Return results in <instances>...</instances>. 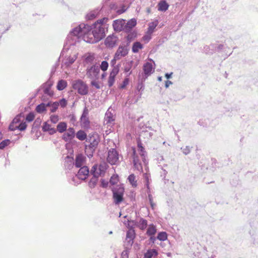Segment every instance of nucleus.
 Returning <instances> with one entry per match:
<instances>
[{"instance_id": "f257e3e1", "label": "nucleus", "mask_w": 258, "mask_h": 258, "mask_svg": "<svg viewBox=\"0 0 258 258\" xmlns=\"http://www.w3.org/2000/svg\"><path fill=\"white\" fill-rule=\"evenodd\" d=\"M108 20L107 18L104 17L91 26L81 24L70 32L68 38L76 39L82 37L87 43H97L105 36V29H107L106 23Z\"/></svg>"}, {"instance_id": "f03ea898", "label": "nucleus", "mask_w": 258, "mask_h": 258, "mask_svg": "<svg viewBox=\"0 0 258 258\" xmlns=\"http://www.w3.org/2000/svg\"><path fill=\"white\" fill-rule=\"evenodd\" d=\"M138 154L137 153L135 148H132L133 150V163L135 168L139 171H142L143 165L142 163L146 166L147 161L146 160V152L142 145L140 141H138Z\"/></svg>"}, {"instance_id": "7ed1b4c3", "label": "nucleus", "mask_w": 258, "mask_h": 258, "mask_svg": "<svg viewBox=\"0 0 258 258\" xmlns=\"http://www.w3.org/2000/svg\"><path fill=\"white\" fill-rule=\"evenodd\" d=\"M73 89L81 95H86L89 93L87 84L81 79L73 80L72 82Z\"/></svg>"}, {"instance_id": "20e7f679", "label": "nucleus", "mask_w": 258, "mask_h": 258, "mask_svg": "<svg viewBox=\"0 0 258 258\" xmlns=\"http://www.w3.org/2000/svg\"><path fill=\"white\" fill-rule=\"evenodd\" d=\"M77 174L72 178L71 183L78 184L80 183V180H83L86 179L89 173V170L87 166H84L80 167Z\"/></svg>"}, {"instance_id": "39448f33", "label": "nucleus", "mask_w": 258, "mask_h": 258, "mask_svg": "<svg viewBox=\"0 0 258 258\" xmlns=\"http://www.w3.org/2000/svg\"><path fill=\"white\" fill-rule=\"evenodd\" d=\"M124 189L121 185H118L112 189L113 200L115 205H119L123 200Z\"/></svg>"}, {"instance_id": "423d86ee", "label": "nucleus", "mask_w": 258, "mask_h": 258, "mask_svg": "<svg viewBox=\"0 0 258 258\" xmlns=\"http://www.w3.org/2000/svg\"><path fill=\"white\" fill-rule=\"evenodd\" d=\"M99 72V67L98 66L94 64L87 68L86 76L87 78L91 80H96L98 78Z\"/></svg>"}, {"instance_id": "0eeeda50", "label": "nucleus", "mask_w": 258, "mask_h": 258, "mask_svg": "<svg viewBox=\"0 0 258 258\" xmlns=\"http://www.w3.org/2000/svg\"><path fill=\"white\" fill-rule=\"evenodd\" d=\"M107 161L111 165H116L119 162V154L115 149H110L108 151Z\"/></svg>"}, {"instance_id": "6e6552de", "label": "nucleus", "mask_w": 258, "mask_h": 258, "mask_svg": "<svg viewBox=\"0 0 258 258\" xmlns=\"http://www.w3.org/2000/svg\"><path fill=\"white\" fill-rule=\"evenodd\" d=\"M78 55L77 53L65 56L61 63V67L64 68L70 67L75 61Z\"/></svg>"}, {"instance_id": "1a4fd4ad", "label": "nucleus", "mask_w": 258, "mask_h": 258, "mask_svg": "<svg viewBox=\"0 0 258 258\" xmlns=\"http://www.w3.org/2000/svg\"><path fill=\"white\" fill-rule=\"evenodd\" d=\"M106 171V167L104 165L100 164L99 166L94 165L91 170V174H96L99 176L103 175Z\"/></svg>"}, {"instance_id": "9d476101", "label": "nucleus", "mask_w": 258, "mask_h": 258, "mask_svg": "<svg viewBox=\"0 0 258 258\" xmlns=\"http://www.w3.org/2000/svg\"><path fill=\"white\" fill-rule=\"evenodd\" d=\"M128 222L133 223V225L136 226L142 230H144L145 229H146L148 226L147 221L143 218H140L139 219L135 221H128Z\"/></svg>"}, {"instance_id": "9b49d317", "label": "nucleus", "mask_w": 258, "mask_h": 258, "mask_svg": "<svg viewBox=\"0 0 258 258\" xmlns=\"http://www.w3.org/2000/svg\"><path fill=\"white\" fill-rule=\"evenodd\" d=\"M135 237V232L134 229L131 228L126 232L125 243L127 246L131 247L134 243Z\"/></svg>"}, {"instance_id": "f8f14e48", "label": "nucleus", "mask_w": 258, "mask_h": 258, "mask_svg": "<svg viewBox=\"0 0 258 258\" xmlns=\"http://www.w3.org/2000/svg\"><path fill=\"white\" fill-rule=\"evenodd\" d=\"M128 52V49L126 46H119L114 55L116 59H121L126 56Z\"/></svg>"}, {"instance_id": "ddd939ff", "label": "nucleus", "mask_w": 258, "mask_h": 258, "mask_svg": "<svg viewBox=\"0 0 258 258\" xmlns=\"http://www.w3.org/2000/svg\"><path fill=\"white\" fill-rule=\"evenodd\" d=\"M118 38L113 35L108 36L105 40V44L106 47L113 48L117 43Z\"/></svg>"}, {"instance_id": "4468645a", "label": "nucleus", "mask_w": 258, "mask_h": 258, "mask_svg": "<svg viewBox=\"0 0 258 258\" xmlns=\"http://www.w3.org/2000/svg\"><path fill=\"white\" fill-rule=\"evenodd\" d=\"M86 157L81 154L76 155L75 163V166L77 168L82 167L85 165Z\"/></svg>"}, {"instance_id": "2eb2a0df", "label": "nucleus", "mask_w": 258, "mask_h": 258, "mask_svg": "<svg viewBox=\"0 0 258 258\" xmlns=\"http://www.w3.org/2000/svg\"><path fill=\"white\" fill-rule=\"evenodd\" d=\"M75 136V130L73 127H69L67 132L63 134L62 139L66 142L71 141Z\"/></svg>"}, {"instance_id": "dca6fc26", "label": "nucleus", "mask_w": 258, "mask_h": 258, "mask_svg": "<svg viewBox=\"0 0 258 258\" xmlns=\"http://www.w3.org/2000/svg\"><path fill=\"white\" fill-rule=\"evenodd\" d=\"M125 21L123 20H116L113 21L112 26L115 31L120 32L124 31V24Z\"/></svg>"}, {"instance_id": "f3484780", "label": "nucleus", "mask_w": 258, "mask_h": 258, "mask_svg": "<svg viewBox=\"0 0 258 258\" xmlns=\"http://www.w3.org/2000/svg\"><path fill=\"white\" fill-rule=\"evenodd\" d=\"M143 70L145 76L148 77L154 72V69L151 63L147 62L144 64Z\"/></svg>"}, {"instance_id": "a211bd4d", "label": "nucleus", "mask_w": 258, "mask_h": 258, "mask_svg": "<svg viewBox=\"0 0 258 258\" xmlns=\"http://www.w3.org/2000/svg\"><path fill=\"white\" fill-rule=\"evenodd\" d=\"M137 21L133 18L127 21L126 23L124 24V31L125 32H130L132 29L136 25Z\"/></svg>"}, {"instance_id": "6ab92c4d", "label": "nucleus", "mask_w": 258, "mask_h": 258, "mask_svg": "<svg viewBox=\"0 0 258 258\" xmlns=\"http://www.w3.org/2000/svg\"><path fill=\"white\" fill-rule=\"evenodd\" d=\"M97 147L91 143H90L88 145L85 146V153L89 158H91L93 156V153Z\"/></svg>"}, {"instance_id": "aec40b11", "label": "nucleus", "mask_w": 258, "mask_h": 258, "mask_svg": "<svg viewBox=\"0 0 258 258\" xmlns=\"http://www.w3.org/2000/svg\"><path fill=\"white\" fill-rule=\"evenodd\" d=\"M114 120V115L108 110L105 115L104 119V124L110 125L111 124L113 123Z\"/></svg>"}, {"instance_id": "412c9836", "label": "nucleus", "mask_w": 258, "mask_h": 258, "mask_svg": "<svg viewBox=\"0 0 258 258\" xmlns=\"http://www.w3.org/2000/svg\"><path fill=\"white\" fill-rule=\"evenodd\" d=\"M42 131L44 132H48L50 135H53L56 132V130L49 124L48 122H44L42 126Z\"/></svg>"}, {"instance_id": "4be33fe9", "label": "nucleus", "mask_w": 258, "mask_h": 258, "mask_svg": "<svg viewBox=\"0 0 258 258\" xmlns=\"http://www.w3.org/2000/svg\"><path fill=\"white\" fill-rule=\"evenodd\" d=\"M100 11V10L99 8L91 11L86 15V19L91 20L96 18L99 15Z\"/></svg>"}, {"instance_id": "5701e85b", "label": "nucleus", "mask_w": 258, "mask_h": 258, "mask_svg": "<svg viewBox=\"0 0 258 258\" xmlns=\"http://www.w3.org/2000/svg\"><path fill=\"white\" fill-rule=\"evenodd\" d=\"M158 10L159 11L165 12L169 8V5L165 0L160 1L158 4Z\"/></svg>"}, {"instance_id": "b1692460", "label": "nucleus", "mask_w": 258, "mask_h": 258, "mask_svg": "<svg viewBox=\"0 0 258 258\" xmlns=\"http://www.w3.org/2000/svg\"><path fill=\"white\" fill-rule=\"evenodd\" d=\"M158 255L157 251L155 249H150L144 254L143 258H152Z\"/></svg>"}, {"instance_id": "393cba45", "label": "nucleus", "mask_w": 258, "mask_h": 258, "mask_svg": "<svg viewBox=\"0 0 258 258\" xmlns=\"http://www.w3.org/2000/svg\"><path fill=\"white\" fill-rule=\"evenodd\" d=\"M49 103H42L38 105L36 107V111L39 113H42L46 110V107L49 106Z\"/></svg>"}, {"instance_id": "a878e982", "label": "nucleus", "mask_w": 258, "mask_h": 258, "mask_svg": "<svg viewBox=\"0 0 258 258\" xmlns=\"http://www.w3.org/2000/svg\"><path fill=\"white\" fill-rule=\"evenodd\" d=\"M158 23H159L158 20H155L153 22L150 23L149 24L147 33H148L149 34H152L154 32V29L157 26Z\"/></svg>"}, {"instance_id": "bb28decb", "label": "nucleus", "mask_w": 258, "mask_h": 258, "mask_svg": "<svg viewBox=\"0 0 258 258\" xmlns=\"http://www.w3.org/2000/svg\"><path fill=\"white\" fill-rule=\"evenodd\" d=\"M133 61L132 60L130 61L125 63L124 68V71L125 73H127L126 75L127 77H128L132 73L131 69L132 68Z\"/></svg>"}, {"instance_id": "cd10ccee", "label": "nucleus", "mask_w": 258, "mask_h": 258, "mask_svg": "<svg viewBox=\"0 0 258 258\" xmlns=\"http://www.w3.org/2000/svg\"><path fill=\"white\" fill-rule=\"evenodd\" d=\"M157 229L156 226L154 224H152L149 225L146 234L148 236H153L155 235Z\"/></svg>"}, {"instance_id": "c85d7f7f", "label": "nucleus", "mask_w": 258, "mask_h": 258, "mask_svg": "<svg viewBox=\"0 0 258 258\" xmlns=\"http://www.w3.org/2000/svg\"><path fill=\"white\" fill-rule=\"evenodd\" d=\"M88 140L89 143H92L96 147H97L100 141L99 136L97 134H93L91 137H90Z\"/></svg>"}, {"instance_id": "c756f323", "label": "nucleus", "mask_w": 258, "mask_h": 258, "mask_svg": "<svg viewBox=\"0 0 258 258\" xmlns=\"http://www.w3.org/2000/svg\"><path fill=\"white\" fill-rule=\"evenodd\" d=\"M93 176L91 178L90 181L89 182V186L91 188H94L97 182H98V178L99 177L98 175H96V174H91Z\"/></svg>"}, {"instance_id": "7c9ffc66", "label": "nucleus", "mask_w": 258, "mask_h": 258, "mask_svg": "<svg viewBox=\"0 0 258 258\" xmlns=\"http://www.w3.org/2000/svg\"><path fill=\"white\" fill-rule=\"evenodd\" d=\"M143 48V45L140 42L136 41L134 42L132 46V51L134 53H138L140 49Z\"/></svg>"}, {"instance_id": "2f4dec72", "label": "nucleus", "mask_w": 258, "mask_h": 258, "mask_svg": "<svg viewBox=\"0 0 258 258\" xmlns=\"http://www.w3.org/2000/svg\"><path fill=\"white\" fill-rule=\"evenodd\" d=\"M67 124L65 122H60L57 125V131L60 133H62L67 130Z\"/></svg>"}, {"instance_id": "473e14b6", "label": "nucleus", "mask_w": 258, "mask_h": 258, "mask_svg": "<svg viewBox=\"0 0 258 258\" xmlns=\"http://www.w3.org/2000/svg\"><path fill=\"white\" fill-rule=\"evenodd\" d=\"M150 177H151L149 173H146L144 174V178L145 180V182H146L145 185L147 187V193H149V192H150V186H149L150 181L151 180Z\"/></svg>"}, {"instance_id": "72a5a7b5", "label": "nucleus", "mask_w": 258, "mask_h": 258, "mask_svg": "<svg viewBox=\"0 0 258 258\" xmlns=\"http://www.w3.org/2000/svg\"><path fill=\"white\" fill-rule=\"evenodd\" d=\"M214 44H211L209 46H205L204 47L203 51L206 54H213L214 52Z\"/></svg>"}, {"instance_id": "f704fd0d", "label": "nucleus", "mask_w": 258, "mask_h": 258, "mask_svg": "<svg viewBox=\"0 0 258 258\" xmlns=\"http://www.w3.org/2000/svg\"><path fill=\"white\" fill-rule=\"evenodd\" d=\"M76 137L80 141H84L87 139V134L83 130H80L76 133Z\"/></svg>"}, {"instance_id": "c9c22d12", "label": "nucleus", "mask_w": 258, "mask_h": 258, "mask_svg": "<svg viewBox=\"0 0 258 258\" xmlns=\"http://www.w3.org/2000/svg\"><path fill=\"white\" fill-rule=\"evenodd\" d=\"M67 158L68 160L65 161L64 166L66 168L71 169L75 165V163L73 158H70L68 156Z\"/></svg>"}, {"instance_id": "e433bc0d", "label": "nucleus", "mask_w": 258, "mask_h": 258, "mask_svg": "<svg viewBox=\"0 0 258 258\" xmlns=\"http://www.w3.org/2000/svg\"><path fill=\"white\" fill-rule=\"evenodd\" d=\"M67 86V83L65 80H59L57 85V89L59 91L63 90Z\"/></svg>"}, {"instance_id": "4c0bfd02", "label": "nucleus", "mask_w": 258, "mask_h": 258, "mask_svg": "<svg viewBox=\"0 0 258 258\" xmlns=\"http://www.w3.org/2000/svg\"><path fill=\"white\" fill-rule=\"evenodd\" d=\"M127 179L133 187H136L137 186V181L136 180V176L134 174L130 175Z\"/></svg>"}, {"instance_id": "58836bf2", "label": "nucleus", "mask_w": 258, "mask_h": 258, "mask_svg": "<svg viewBox=\"0 0 258 258\" xmlns=\"http://www.w3.org/2000/svg\"><path fill=\"white\" fill-rule=\"evenodd\" d=\"M47 103H49V107H50V112H54L56 111L57 109L58 108V107L59 106V103H58V102H48Z\"/></svg>"}, {"instance_id": "ea45409f", "label": "nucleus", "mask_w": 258, "mask_h": 258, "mask_svg": "<svg viewBox=\"0 0 258 258\" xmlns=\"http://www.w3.org/2000/svg\"><path fill=\"white\" fill-rule=\"evenodd\" d=\"M157 239L160 241H165L167 239V234L165 232H160L157 235Z\"/></svg>"}, {"instance_id": "a19ab883", "label": "nucleus", "mask_w": 258, "mask_h": 258, "mask_svg": "<svg viewBox=\"0 0 258 258\" xmlns=\"http://www.w3.org/2000/svg\"><path fill=\"white\" fill-rule=\"evenodd\" d=\"M43 92L45 95L51 97L53 95V91L51 90L50 87L49 86L45 87L43 88Z\"/></svg>"}, {"instance_id": "79ce46f5", "label": "nucleus", "mask_w": 258, "mask_h": 258, "mask_svg": "<svg viewBox=\"0 0 258 258\" xmlns=\"http://www.w3.org/2000/svg\"><path fill=\"white\" fill-rule=\"evenodd\" d=\"M119 67L120 64H118L115 67H113V69L111 70L110 75L116 76L117 74L118 73L119 71Z\"/></svg>"}, {"instance_id": "37998d69", "label": "nucleus", "mask_w": 258, "mask_h": 258, "mask_svg": "<svg viewBox=\"0 0 258 258\" xmlns=\"http://www.w3.org/2000/svg\"><path fill=\"white\" fill-rule=\"evenodd\" d=\"M11 141L9 139H6L0 143V149H4L5 147L8 146L11 143Z\"/></svg>"}, {"instance_id": "c03bdc74", "label": "nucleus", "mask_w": 258, "mask_h": 258, "mask_svg": "<svg viewBox=\"0 0 258 258\" xmlns=\"http://www.w3.org/2000/svg\"><path fill=\"white\" fill-rule=\"evenodd\" d=\"M94 59V56L93 55L89 54L85 59V62L87 64H92Z\"/></svg>"}, {"instance_id": "a18cd8bd", "label": "nucleus", "mask_w": 258, "mask_h": 258, "mask_svg": "<svg viewBox=\"0 0 258 258\" xmlns=\"http://www.w3.org/2000/svg\"><path fill=\"white\" fill-rule=\"evenodd\" d=\"M148 199L150 202V204L151 206V207L152 210H154L156 207V204L154 203L153 202V199L152 197V196L150 194V191L148 193Z\"/></svg>"}, {"instance_id": "49530a36", "label": "nucleus", "mask_w": 258, "mask_h": 258, "mask_svg": "<svg viewBox=\"0 0 258 258\" xmlns=\"http://www.w3.org/2000/svg\"><path fill=\"white\" fill-rule=\"evenodd\" d=\"M115 76L109 75L108 80V85L109 87L113 86L115 82Z\"/></svg>"}, {"instance_id": "de8ad7c7", "label": "nucleus", "mask_w": 258, "mask_h": 258, "mask_svg": "<svg viewBox=\"0 0 258 258\" xmlns=\"http://www.w3.org/2000/svg\"><path fill=\"white\" fill-rule=\"evenodd\" d=\"M191 148V147L186 146L185 147L181 148V150H182V153L184 155H188L190 152Z\"/></svg>"}, {"instance_id": "09e8293b", "label": "nucleus", "mask_w": 258, "mask_h": 258, "mask_svg": "<svg viewBox=\"0 0 258 258\" xmlns=\"http://www.w3.org/2000/svg\"><path fill=\"white\" fill-rule=\"evenodd\" d=\"M24 117V115H22V114H18V115H17L13 120V121H12V122H13V123H15V124H18V123H20V121H21V117Z\"/></svg>"}, {"instance_id": "8fccbe9b", "label": "nucleus", "mask_w": 258, "mask_h": 258, "mask_svg": "<svg viewBox=\"0 0 258 258\" xmlns=\"http://www.w3.org/2000/svg\"><path fill=\"white\" fill-rule=\"evenodd\" d=\"M108 67V63L107 61L104 60L102 61L101 64L99 68H100L103 71H105L107 70Z\"/></svg>"}, {"instance_id": "3c124183", "label": "nucleus", "mask_w": 258, "mask_h": 258, "mask_svg": "<svg viewBox=\"0 0 258 258\" xmlns=\"http://www.w3.org/2000/svg\"><path fill=\"white\" fill-rule=\"evenodd\" d=\"M50 120L52 123L55 124L58 121L59 117L57 115H52L50 117Z\"/></svg>"}, {"instance_id": "603ef678", "label": "nucleus", "mask_w": 258, "mask_h": 258, "mask_svg": "<svg viewBox=\"0 0 258 258\" xmlns=\"http://www.w3.org/2000/svg\"><path fill=\"white\" fill-rule=\"evenodd\" d=\"M27 124L25 122H21L18 125V130L20 131H23L25 130Z\"/></svg>"}, {"instance_id": "864d4df0", "label": "nucleus", "mask_w": 258, "mask_h": 258, "mask_svg": "<svg viewBox=\"0 0 258 258\" xmlns=\"http://www.w3.org/2000/svg\"><path fill=\"white\" fill-rule=\"evenodd\" d=\"M34 117L35 116L34 113L33 112H30L27 115L26 120L28 122H31L33 120Z\"/></svg>"}, {"instance_id": "5fc2aeb1", "label": "nucleus", "mask_w": 258, "mask_h": 258, "mask_svg": "<svg viewBox=\"0 0 258 258\" xmlns=\"http://www.w3.org/2000/svg\"><path fill=\"white\" fill-rule=\"evenodd\" d=\"M89 114V110L86 107H85L84 109L83 112L81 115V119H86V117H88V115Z\"/></svg>"}, {"instance_id": "6e6d98bb", "label": "nucleus", "mask_w": 258, "mask_h": 258, "mask_svg": "<svg viewBox=\"0 0 258 258\" xmlns=\"http://www.w3.org/2000/svg\"><path fill=\"white\" fill-rule=\"evenodd\" d=\"M118 181V176L117 175H114L111 176L110 179V183L114 185Z\"/></svg>"}, {"instance_id": "4d7b16f0", "label": "nucleus", "mask_w": 258, "mask_h": 258, "mask_svg": "<svg viewBox=\"0 0 258 258\" xmlns=\"http://www.w3.org/2000/svg\"><path fill=\"white\" fill-rule=\"evenodd\" d=\"M58 103L62 108H64L67 105V101L64 98H62L58 102Z\"/></svg>"}, {"instance_id": "13d9d810", "label": "nucleus", "mask_w": 258, "mask_h": 258, "mask_svg": "<svg viewBox=\"0 0 258 258\" xmlns=\"http://www.w3.org/2000/svg\"><path fill=\"white\" fill-rule=\"evenodd\" d=\"M129 251L127 249L124 250L121 254V258H128Z\"/></svg>"}, {"instance_id": "bf43d9fd", "label": "nucleus", "mask_w": 258, "mask_h": 258, "mask_svg": "<svg viewBox=\"0 0 258 258\" xmlns=\"http://www.w3.org/2000/svg\"><path fill=\"white\" fill-rule=\"evenodd\" d=\"M225 48V45L224 44H220L218 45L217 47H216L215 46L214 51H216L219 52L222 49H224Z\"/></svg>"}, {"instance_id": "052dcab7", "label": "nucleus", "mask_w": 258, "mask_h": 258, "mask_svg": "<svg viewBox=\"0 0 258 258\" xmlns=\"http://www.w3.org/2000/svg\"><path fill=\"white\" fill-rule=\"evenodd\" d=\"M91 85L92 86L95 87L96 89H99L100 88V86L98 83L96 81V80H92V81L91 82Z\"/></svg>"}, {"instance_id": "680f3d73", "label": "nucleus", "mask_w": 258, "mask_h": 258, "mask_svg": "<svg viewBox=\"0 0 258 258\" xmlns=\"http://www.w3.org/2000/svg\"><path fill=\"white\" fill-rule=\"evenodd\" d=\"M9 128L10 131H14L18 129V125L15 123H13V122H11L9 125Z\"/></svg>"}, {"instance_id": "e2e57ef3", "label": "nucleus", "mask_w": 258, "mask_h": 258, "mask_svg": "<svg viewBox=\"0 0 258 258\" xmlns=\"http://www.w3.org/2000/svg\"><path fill=\"white\" fill-rule=\"evenodd\" d=\"M142 38L143 40L145 41L146 42H148L151 39V34L147 33V34L144 35Z\"/></svg>"}, {"instance_id": "0e129e2a", "label": "nucleus", "mask_w": 258, "mask_h": 258, "mask_svg": "<svg viewBox=\"0 0 258 258\" xmlns=\"http://www.w3.org/2000/svg\"><path fill=\"white\" fill-rule=\"evenodd\" d=\"M108 182L105 179H102L101 180V186L103 187H106L108 186Z\"/></svg>"}, {"instance_id": "69168bd1", "label": "nucleus", "mask_w": 258, "mask_h": 258, "mask_svg": "<svg viewBox=\"0 0 258 258\" xmlns=\"http://www.w3.org/2000/svg\"><path fill=\"white\" fill-rule=\"evenodd\" d=\"M126 10V9L125 8V6H123L121 9H118L116 12L118 14L120 15L125 12Z\"/></svg>"}, {"instance_id": "338daca9", "label": "nucleus", "mask_w": 258, "mask_h": 258, "mask_svg": "<svg viewBox=\"0 0 258 258\" xmlns=\"http://www.w3.org/2000/svg\"><path fill=\"white\" fill-rule=\"evenodd\" d=\"M117 60H119V59H116L115 56L114 55L113 59H112L110 62V65L112 67H115L117 64H116V61Z\"/></svg>"}, {"instance_id": "774afa93", "label": "nucleus", "mask_w": 258, "mask_h": 258, "mask_svg": "<svg viewBox=\"0 0 258 258\" xmlns=\"http://www.w3.org/2000/svg\"><path fill=\"white\" fill-rule=\"evenodd\" d=\"M81 121L85 125H88L89 124V121L88 117H86V119H81Z\"/></svg>"}]
</instances>
